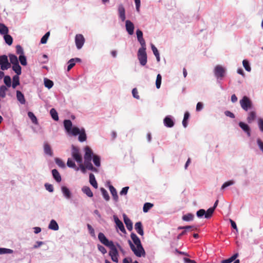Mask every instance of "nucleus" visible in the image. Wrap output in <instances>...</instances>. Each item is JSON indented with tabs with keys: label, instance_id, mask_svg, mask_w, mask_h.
<instances>
[{
	"label": "nucleus",
	"instance_id": "1",
	"mask_svg": "<svg viewBox=\"0 0 263 263\" xmlns=\"http://www.w3.org/2000/svg\"><path fill=\"white\" fill-rule=\"evenodd\" d=\"M85 152L84 160L85 164L87 170L93 171L94 172H98V170L94 167L91 162V160L97 167H100L101 165V158L98 155H95L93 153L92 149L88 146H86L84 148Z\"/></svg>",
	"mask_w": 263,
	"mask_h": 263
},
{
	"label": "nucleus",
	"instance_id": "2",
	"mask_svg": "<svg viewBox=\"0 0 263 263\" xmlns=\"http://www.w3.org/2000/svg\"><path fill=\"white\" fill-rule=\"evenodd\" d=\"M64 126L67 135L70 136L76 137L79 136L78 140L83 142L87 139L85 130L84 128H79L72 125L70 120H65L64 121Z\"/></svg>",
	"mask_w": 263,
	"mask_h": 263
},
{
	"label": "nucleus",
	"instance_id": "3",
	"mask_svg": "<svg viewBox=\"0 0 263 263\" xmlns=\"http://www.w3.org/2000/svg\"><path fill=\"white\" fill-rule=\"evenodd\" d=\"M130 237L134 243L130 240H128V243L134 254L139 257H145V252L139 238L134 233L130 234Z\"/></svg>",
	"mask_w": 263,
	"mask_h": 263
},
{
	"label": "nucleus",
	"instance_id": "4",
	"mask_svg": "<svg viewBox=\"0 0 263 263\" xmlns=\"http://www.w3.org/2000/svg\"><path fill=\"white\" fill-rule=\"evenodd\" d=\"M240 105L241 108L245 111H248L253 107V104L251 100L247 96H243L239 100Z\"/></svg>",
	"mask_w": 263,
	"mask_h": 263
},
{
	"label": "nucleus",
	"instance_id": "5",
	"mask_svg": "<svg viewBox=\"0 0 263 263\" xmlns=\"http://www.w3.org/2000/svg\"><path fill=\"white\" fill-rule=\"evenodd\" d=\"M227 69L221 65H216L213 70L215 77L217 80H222L226 76Z\"/></svg>",
	"mask_w": 263,
	"mask_h": 263
},
{
	"label": "nucleus",
	"instance_id": "6",
	"mask_svg": "<svg viewBox=\"0 0 263 263\" xmlns=\"http://www.w3.org/2000/svg\"><path fill=\"white\" fill-rule=\"evenodd\" d=\"M71 155L73 159L75 160L77 163H81V162H82V156L78 147L74 146V145L72 146Z\"/></svg>",
	"mask_w": 263,
	"mask_h": 263
},
{
	"label": "nucleus",
	"instance_id": "7",
	"mask_svg": "<svg viewBox=\"0 0 263 263\" xmlns=\"http://www.w3.org/2000/svg\"><path fill=\"white\" fill-rule=\"evenodd\" d=\"M137 56L140 64L145 66L147 63L146 49H138Z\"/></svg>",
	"mask_w": 263,
	"mask_h": 263
},
{
	"label": "nucleus",
	"instance_id": "8",
	"mask_svg": "<svg viewBox=\"0 0 263 263\" xmlns=\"http://www.w3.org/2000/svg\"><path fill=\"white\" fill-rule=\"evenodd\" d=\"M109 248L110 250L109 252V255L110 256L111 260L115 262H118L119 253L116 246L113 243Z\"/></svg>",
	"mask_w": 263,
	"mask_h": 263
},
{
	"label": "nucleus",
	"instance_id": "9",
	"mask_svg": "<svg viewBox=\"0 0 263 263\" xmlns=\"http://www.w3.org/2000/svg\"><path fill=\"white\" fill-rule=\"evenodd\" d=\"M1 69L2 70H6L11 67V64L8 61V57L6 55L0 56Z\"/></svg>",
	"mask_w": 263,
	"mask_h": 263
},
{
	"label": "nucleus",
	"instance_id": "10",
	"mask_svg": "<svg viewBox=\"0 0 263 263\" xmlns=\"http://www.w3.org/2000/svg\"><path fill=\"white\" fill-rule=\"evenodd\" d=\"M74 41L77 49H81L85 43V39L84 36L81 34H76Z\"/></svg>",
	"mask_w": 263,
	"mask_h": 263
},
{
	"label": "nucleus",
	"instance_id": "11",
	"mask_svg": "<svg viewBox=\"0 0 263 263\" xmlns=\"http://www.w3.org/2000/svg\"><path fill=\"white\" fill-rule=\"evenodd\" d=\"M98 239L102 243L108 247L114 243L112 241H109L105 235L101 232L98 234Z\"/></svg>",
	"mask_w": 263,
	"mask_h": 263
},
{
	"label": "nucleus",
	"instance_id": "12",
	"mask_svg": "<svg viewBox=\"0 0 263 263\" xmlns=\"http://www.w3.org/2000/svg\"><path fill=\"white\" fill-rule=\"evenodd\" d=\"M113 218L114 222L116 223L117 228H118L124 234H126V232L123 222L118 218L116 215H114Z\"/></svg>",
	"mask_w": 263,
	"mask_h": 263
},
{
	"label": "nucleus",
	"instance_id": "13",
	"mask_svg": "<svg viewBox=\"0 0 263 263\" xmlns=\"http://www.w3.org/2000/svg\"><path fill=\"white\" fill-rule=\"evenodd\" d=\"M118 12L119 18L122 22L125 21V9L123 4H120L118 6Z\"/></svg>",
	"mask_w": 263,
	"mask_h": 263
},
{
	"label": "nucleus",
	"instance_id": "14",
	"mask_svg": "<svg viewBox=\"0 0 263 263\" xmlns=\"http://www.w3.org/2000/svg\"><path fill=\"white\" fill-rule=\"evenodd\" d=\"M163 123L165 126L171 128L174 125V118L172 116L168 115L163 119Z\"/></svg>",
	"mask_w": 263,
	"mask_h": 263
},
{
	"label": "nucleus",
	"instance_id": "15",
	"mask_svg": "<svg viewBox=\"0 0 263 263\" xmlns=\"http://www.w3.org/2000/svg\"><path fill=\"white\" fill-rule=\"evenodd\" d=\"M239 126L247 134L248 137L251 136V128L248 124L240 121L238 123Z\"/></svg>",
	"mask_w": 263,
	"mask_h": 263
},
{
	"label": "nucleus",
	"instance_id": "16",
	"mask_svg": "<svg viewBox=\"0 0 263 263\" xmlns=\"http://www.w3.org/2000/svg\"><path fill=\"white\" fill-rule=\"evenodd\" d=\"M61 192L66 199H69L72 197V193L70 190L66 186H62L61 187Z\"/></svg>",
	"mask_w": 263,
	"mask_h": 263
},
{
	"label": "nucleus",
	"instance_id": "17",
	"mask_svg": "<svg viewBox=\"0 0 263 263\" xmlns=\"http://www.w3.org/2000/svg\"><path fill=\"white\" fill-rule=\"evenodd\" d=\"M125 21V28L126 31L129 35H133L134 32V25L129 20H126Z\"/></svg>",
	"mask_w": 263,
	"mask_h": 263
},
{
	"label": "nucleus",
	"instance_id": "18",
	"mask_svg": "<svg viewBox=\"0 0 263 263\" xmlns=\"http://www.w3.org/2000/svg\"><path fill=\"white\" fill-rule=\"evenodd\" d=\"M257 114L255 110H251L247 114V121L248 123H252L256 118Z\"/></svg>",
	"mask_w": 263,
	"mask_h": 263
},
{
	"label": "nucleus",
	"instance_id": "19",
	"mask_svg": "<svg viewBox=\"0 0 263 263\" xmlns=\"http://www.w3.org/2000/svg\"><path fill=\"white\" fill-rule=\"evenodd\" d=\"M108 188L109 191L112 196V198L115 202H118L119 200V197L117 194V192L116 189L111 184L108 183Z\"/></svg>",
	"mask_w": 263,
	"mask_h": 263
},
{
	"label": "nucleus",
	"instance_id": "20",
	"mask_svg": "<svg viewBox=\"0 0 263 263\" xmlns=\"http://www.w3.org/2000/svg\"><path fill=\"white\" fill-rule=\"evenodd\" d=\"M49 230L57 231L59 229V226L57 222L54 219H51L48 226Z\"/></svg>",
	"mask_w": 263,
	"mask_h": 263
},
{
	"label": "nucleus",
	"instance_id": "21",
	"mask_svg": "<svg viewBox=\"0 0 263 263\" xmlns=\"http://www.w3.org/2000/svg\"><path fill=\"white\" fill-rule=\"evenodd\" d=\"M123 216L124 222L126 225L127 229L129 231H132L133 230V222L130 220V219L129 218H128L125 214H123Z\"/></svg>",
	"mask_w": 263,
	"mask_h": 263
},
{
	"label": "nucleus",
	"instance_id": "22",
	"mask_svg": "<svg viewBox=\"0 0 263 263\" xmlns=\"http://www.w3.org/2000/svg\"><path fill=\"white\" fill-rule=\"evenodd\" d=\"M16 97L17 101L22 105L26 103L24 95L20 90H17L16 92Z\"/></svg>",
	"mask_w": 263,
	"mask_h": 263
},
{
	"label": "nucleus",
	"instance_id": "23",
	"mask_svg": "<svg viewBox=\"0 0 263 263\" xmlns=\"http://www.w3.org/2000/svg\"><path fill=\"white\" fill-rule=\"evenodd\" d=\"M44 153L49 156H53V152L50 145L47 143H44L43 145Z\"/></svg>",
	"mask_w": 263,
	"mask_h": 263
},
{
	"label": "nucleus",
	"instance_id": "24",
	"mask_svg": "<svg viewBox=\"0 0 263 263\" xmlns=\"http://www.w3.org/2000/svg\"><path fill=\"white\" fill-rule=\"evenodd\" d=\"M81 62V59L79 58L71 59L68 62L67 71H69L76 64V62Z\"/></svg>",
	"mask_w": 263,
	"mask_h": 263
},
{
	"label": "nucleus",
	"instance_id": "25",
	"mask_svg": "<svg viewBox=\"0 0 263 263\" xmlns=\"http://www.w3.org/2000/svg\"><path fill=\"white\" fill-rule=\"evenodd\" d=\"M135 229L136 232L140 235L143 236L144 234L143 229L142 223L141 222H137L135 224Z\"/></svg>",
	"mask_w": 263,
	"mask_h": 263
},
{
	"label": "nucleus",
	"instance_id": "26",
	"mask_svg": "<svg viewBox=\"0 0 263 263\" xmlns=\"http://www.w3.org/2000/svg\"><path fill=\"white\" fill-rule=\"evenodd\" d=\"M82 191L89 197H92L93 196V193L91 191L90 187L87 186H84L82 187Z\"/></svg>",
	"mask_w": 263,
	"mask_h": 263
},
{
	"label": "nucleus",
	"instance_id": "27",
	"mask_svg": "<svg viewBox=\"0 0 263 263\" xmlns=\"http://www.w3.org/2000/svg\"><path fill=\"white\" fill-rule=\"evenodd\" d=\"M52 174L53 177L54 178V179L57 182L59 183L61 181V180H62L61 176L60 173H59V172L57 170H55V169L52 170Z\"/></svg>",
	"mask_w": 263,
	"mask_h": 263
},
{
	"label": "nucleus",
	"instance_id": "28",
	"mask_svg": "<svg viewBox=\"0 0 263 263\" xmlns=\"http://www.w3.org/2000/svg\"><path fill=\"white\" fill-rule=\"evenodd\" d=\"M89 182L90 184L95 188H98V183L96 180L95 175L93 174H90L89 175Z\"/></svg>",
	"mask_w": 263,
	"mask_h": 263
},
{
	"label": "nucleus",
	"instance_id": "29",
	"mask_svg": "<svg viewBox=\"0 0 263 263\" xmlns=\"http://www.w3.org/2000/svg\"><path fill=\"white\" fill-rule=\"evenodd\" d=\"M12 70L16 73V76H19L22 73V68L19 63L12 65Z\"/></svg>",
	"mask_w": 263,
	"mask_h": 263
},
{
	"label": "nucleus",
	"instance_id": "30",
	"mask_svg": "<svg viewBox=\"0 0 263 263\" xmlns=\"http://www.w3.org/2000/svg\"><path fill=\"white\" fill-rule=\"evenodd\" d=\"M67 165L69 167L76 168V171H78L79 170V167H76V164L74 163V160L73 158H68L67 162Z\"/></svg>",
	"mask_w": 263,
	"mask_h": 263
},
{
	"label": "nucleus",
	"instance_id": "31",
	"mask_svg": "<svg viewBox=\"0 0 263 263\" xmlns=\"http://www.w3.org/2000/svg\"><path fill=\"white\" fill-rule=\"evenodd\" d=\"M194 215L191 213H187L182 216V220L185 221H192L194 219Z\"/></svg>",
	"mask_w": 263,
	"mask_h": 263
},
{
	"label": "nucleus",
	"instance_id": "32",
	"mask_svg": "<svg viewBox=\"0 0 263 263\" xmlns=\"http://www.w3.org/2000/svg\"><path fill=\"white\" fill-rule=\"evenodd\" d=\"M9 57L10 61V64L11 63L12 65H14L18 63V58L14 54H10L9 55Z\"/></svg>",
	"mask_w": 263,
	"mask_h": 263
},
{
	"label": "nucleus",
	"instance_id": "33",
	"mask_svg": "<svg viewBox=\"0 0 263 263\" xmlns=\"http://www.w3.org/2000/svg\"><path fill=\"white\" fill-rule=\"evenodd\" d=\"M13 250L10 249L5 248H0V255L12 254Z\"/></svg>",
	"mask_w": 263,
	"mask_h": 263
},
{
	"label": "nucleus",
	"instance_id": "34",
	"mask_svg": "<svg viewBox=\"0 0 263 263\" xmlns=\"http://www.w3.org/2000/svg\"><path fill=\"white\" fill-rule=\"evenodd\" d=\"M190 117V114L186 111L184 115V118L182 121V125L184 128H186L187 126V120Z\"/></svg>",
	"mask_w": 263,
	"mask_h": 263
},
{
	"label": "nucleus",
	"instance_id": "35",
	"mask_svg": "<svg viewBox=\"0 0 263 263\" xmlns=\"http://www.w3.org/2000/svg\"><path fill=\"white\" fill-rule=\"evenodd\" d=\"M8 32V28L4 24L0 23V33L4 35L7 34Z\"/></svg>",
	"mask_w": 263,
	"mask_h": 263
},
{
	"label": "nucleus",
	"instance_id": "36",
	"mask_svg": "<svg viewBox=\"0 0 263 263\" xmlns=\"http://www.w3.org/2000/svg\"><path fill=\"white\" fill-rule=\"evenodd\" d=\"M7 88L6 86L2 85L0 86V97L2 98H4L6 96V91Z\"/></svg>",
	"mask_w": 263,
	"mask_h": 263
},
{
	"label": "nucleus",
	"instance_id": "37",
	"mask_svg": "<svg viewBox=\"0 0 263 263\" xmlns=\"http://www.w3.org/2000/svg\"><path fill=\"white\" fill-rule=\"evenodd\" d=\"M100 190L104 199L106 201H109L110 199V197L107 191L103 187L101 188Z\"/></svg>",
	"mask_w": 263,
	"mask_h": 263
},
{
	"label": "nucleus",
	"instance_id": "38",
	"mask_svg": "<svg viewBox=\"0 0 263 263\" xmlns=\"http://www.w3.org/2000/svg\"><path fill=\"white\" fill-rule=\"evenodd\" d=\"M242 65L246 71L248 72H250L251 71V68L248 60H243L242 61Z\"/></svg>",
	"mask_w": 263,
	"mask_h": 263
},
{
	"label": "nucleus",
	"instance_id": "39",
	"mask_svg": "<svg viewBox=\"0 0 263 263\" xmlns=\"http://www.w3.org/2000/svg\"><path fill=\"white\" fill-rule=\"evenodd\" d=\"M4 38L5 42L8 45H11L12 44L13 39L10 35L8 34V33L4 35Z\"/></svg>",
	"mask_w": 263,
	"mask_h": 263
},
{
	"label": "nucleus",
	"instance_id": "40",
	"mask_svg": "<svg viewBox=\"0 0 263 263\" xmlns=\"http://www.w3.org/2000/svg\"><path fill=\"white\" fill-rule=\"evenodd\" d=\"M50 114L54 120L58 121L59 120L58 115L55 109H51L50 111Z\"/></svg>",
	"mask_w": 263,
	"mask_h": 263
},
{
	"label": "nucleus",
	"instance_id": "41",
	"mask_svg": "<svg viewBox=\"0 0 263 263\" xmlns=\"http://www.w3.org/2000/svg\"><path fill=\"white\" fill-rule=\"evenodd\" d=\"M20 84L19 77L18 76H14L13 78V83L12 87L15 88L17 85Z\"/></svg>",
	"mask_w": 263,
	"mask_h": 263
},
{
	"label": "nucleus",
	"instance_id": "42",
	"mask_svg": "<svg viewBox=\"0 0 263 263\" xmlns=\"http://www.w3.org/2000/svg\"><path fill=\"white\" fill-rule=\"evenodd\" d=\"M162 77L160 74H158L157 76L156 80V86L157 89L160 88L161 84Z\"/></svg>",
	"mask_w": 263,
	"mask_h": 263
},
{
	"label": "nucleus",
	"instance_id": "43",
	"mask_svg": "<svg viewBox=\"0 0 263 263\" xmlns=\"http://www.w3.org/2000/svg\"><path fill=\"white\" fill-rule=\"evenodd\" d=\"M44 85L46 87L50 89L53 86V83L52 81L46 78L44 79Z\"/></svg>",
	"mask_w": 263,
	"mask_h": 263
},
{
	"label": "nucleus",
	"instance_id": "44",
	"mask_svg": "<svg viewBox=\"0 0 263 263\" xmlns=\"http://www.w3.org/2000/svg\"><path fill=\"white\" fill-rule=\"evenodd\" d=\"M19 61L23 66H26L27 64V59L25 55H19Z\"/></svg>",
	"mask_w": 263,
	"mask_h": 263
},
{
	"label": "nucleus",
	"instance_id": "45",
	"mask_svg": "<svg viewBox=\"0 0 263 263\" xmlns=\"http://www.w3.org/2000/svg\"><path fill=\"white\" fill-rule=\"evenodd\" d=\"M153 206V204L152 203L146 202L144 203L143 207V211L144 213H146L148 211V210L151 209Z\"/></svg>",
	"mask_w": 263,
	"mask_h": 263
},
{
	"label": "nucleus",
	"instance_id": "46",
	"mask_svg": "<svg viewBox=\"0 0 263 263\" xmlns=\"http://www.w3.org/2000/svg\"><path fill=\"white\" fill-rule=\"evenodd\" d=\"M234 183H235V181L233 180H230V181H227L222 184V185L221 187V190H223L225 188H226L229 186L233 185Z\"/></svg>",
	"mask_w": 263,
	"mask_h": 263
},
{
	"label": "nucleus",
	"instance_id": "47",
	"mask_svg": "<svg viewBox=\"0 0 263 263\" xmlns=\"http://www.w3.org/2000/svg\"><path fill=\"white\" fill-rule=\"evenodd\" d=\"M4 83L6 84V85L7 87H10L11 86V78L9 76H5L4 78Z\"/></svg>",
	"mask_w": 263,
	"mask_h": 263
},
{
	"label": "nucleus",
	"instance_id": "48",
	"mask_svg": "<svg viewBox=\"0 0 263 263\" xmlns=\"http://www.w3.org/2000/svg\"><path fill=\"white\" fill-rule=\"evenodd\" d=\"M214 210L213 208H209L206 211V212L205 211L206 215H205V218L209 219V218H211L214 213Z\"/></svg>",
	"mask_w": 263,
	"mask_h": 263
},
{
	"label": "nucleus",
	"instance_id": "49",
	"mask_svg": "<svg viewBox=\"0 0 263 263\" xmlns=\"http://www.w3.org/2000/svg\"><path fill=\"white\" fill-rule=\"evenodd\" d=\"M256 143L260 151L263 153V141L259 138H257Z\"/></svg>",
	"mask_w": 263,
	"mask_h": 263
},
{
	"label": "nucleus",
	"instance_id": "50",
	"mask_svg": "<svg viewBox=\"0 0 263 263\" xmlns=\"http://www.w3.org/2000/svg\"><path fill=\"white\" fill-rule=\"evenodd\" d=\"M137 40L141 46L139 49H146V44L143 37Z\"/></svg>",
	"mask_w": 263,
	"mask_h": 263
},
{
	"label": "nucleus",
	"instance_id": "51",
	"mask_svg": "<svg viewBox=\"0 0 263 263\" xmlns=\"http://www.w3.org/2000/svg\"><path fill=\"white\" fill-rule=\"evenodd\" d=\"M197 216L199 218H202L203 216L205 217V211L204 209H200L196 213Z\"/></svg>",
	"mask_w": 263,
	"mask_h": 263
},
{
	"label": "nucleus",
	"instance_id": "52",
	"mask_svg": "<svg viewBox=\"0 0 263 263\" xmlns=\"http://www.w3.org/2000/svg\"><path fill=\"white\" fill-rule=\"evenodd\" d=\"M56 164L60 167L64 168L65 166V163L60 159L56 158L55 160Z\"/></svg>",
	"mask_w": 263,
	"mask_h": 263
},
{
	"label": "nucleus",
	"instance_id": "53",
	"mask_svg": "<svg viewBox=\"0 0 263 263\" xmlns=\"http://www.w3.org/2000/svg\"><path fill=\"white\" fill-rule=\"evenodd\" d=\"M44 186L46 190L50 193H52L53 192L54 187L52 184L46 183L45 184Z\"/></svg>",
	"mask_w": 263,
	"mask_h": 263
},
{
	"label": "nucleus",
	"instance_id": "54",
	"mask_svg": "<svg viewBox=\"0 0 263 263\" xmlns=\"http://www.w3.org/2000/svg\"><path fill=\"white\" fill-rule=\"evenodd\" d=\"M50 33L48 32L45 33V34L41 38V43L42 44H46L47 43V40L49 36Z\"/></svg>",
	"mask_w": 263,
	"mask_h": 263
},
{
	"label": "nucleus",
	"instance_id": "55",
	"mask_svg": "<svg viewBox=\"0 0 263 263\" xmlns=\"http://www.w3.org/2000/svg\"><path fill=\"white\" fill-rule=\"evenodd\" d=\"M28 116L29 117V118L31 120L33 123L35 124L37 123V119L33 114V113H32V112H28Z\"/></svg>",
	"mask_w": 263,
	"mask_h": 263
},
{
	"label": "nucleus",
	"instance_id": "56",
	"mask_svg": "<svg viewBox=\"0 0 263 263\" xmlns=\"http://www.w3.org/2000/svg\"><path fill=\"white\" fill-rule=\"evenodd\" d=\"M16 53L20 55H24V50L20 45L16 46Z\"/></svg>",
	"mask_w": 263,
	"mask_h": 263
},
{
	"label": "nucleus",
	"instance_id": "57",
	"mask_svg": "<svg viewBox=\"0 0 263 263\" xmlns=\"http://www.w3.org/2000/svg\"><path fill=\"white\" fill-rule=\"evenodd\" d=\"M257 123L259 130L263 133V119L261 118H258Z\"/></svg>",
	"mask_w": 263,
	"mask_h": 263
},
{
	"label": "nucleus",
	"instance_id": "58",
	"mask_svg": "<svg viewBox=\"0 0 263 263\" xmlns=\"http://www.w3.org/2000/svg\"><path fill=\"white\" fill-rule=\"evenodd\" d=\"M87 228H88V230L89 231L90 234L92 237H95V230H94L93 228L89 224H87Z\"/></svg>",
	"mask_w": 263,
	"mask_h": 263
},
{
	"label": "nucleus",
	"instance_id": "59",
	"mask_svg": "<svg viewBox=\"0 0 263 263\" xmlns=\"http://www.w3.org/2000/svg\"><path fill=\"white\" fill-rule=\"evenodd\" d=\"M238 256V253H236L233 255L230 258L234 261L233 263H239L240 261L239 259H236V258Z\"/></svg>",
	"mask_w": 263,
	"mask_h": 263
},
{
	"label": "nucleus",
	"instance_id": "60",
	"mask_svg": "<svg viewBox=\"0 0 263 263\" xmlns=\"http://www.w3.org/2000/svg\"><path fill=\"white\" fill-rule=\"evenodd\" d=\"M132 95L133 97L137 99H139L140 98V97L138 95V91L136 88L132 90Z\"/></svg>",
	"mask_w": 263,
	"mask_h": 263
},
{
	"label": "nucleus",
	"instance_id": "61",
	"mask_svg": "<svg viewBox=\"0 0 263 263\" xmlns=\"http://www.w3.org/2000/svg\"><path fill=\"white\" fill-rule=\"evenodd\" d=\"M98 250L103 254H105L107 253L106 249L102 246L98 245L97 246Z\"/></svg>",
	"mask_w": 263,
	"mask_h": 263
},
{
	"label": "nucleus",
	"instance_id": "62",
	"mask_svg": "<svg viewBox=\"0 0 263 263\" xmlns=\"http://www.w3.org/2000/svg\"><path fill=\"white\" fill-rule=\"evenodd\" d=\"M129 189L128 186H126L122 188V190L120 192V194L121 195H126L127 194L128 191Z\"/></svg>",
	"mask_w": 263,
	"mask_h": 263
},
{
	"label": "nucleus",
	"instance_id": "63",
	"mask_svg": "<svg viewBox=\"0 0 263 263\" xmlns=\"http://www.w3.org/2000/svg\"><path fill=\"white\" fill-rule=\"evenodd\" d=\"M203 108V104L201 102H198L196 105V110L197 111H201Z\"/></svg>",
	"mask_w": 263,
	"mask_h": 263
},
{
	"label": "nucleus",
	"instance_id": "64",
	"mask_svg": "<svg viewBox=\"0 0 263 263\" xmlns=\"http://www.w3.org/2000/svg\"><path fill=\"white\" fill-rule=\"evenodd\" d=\"M79 165V168L81 170V171L83 172V173H85V170L86 169H87V168L86 167V166H85V163L83 164V162H81V163H78Z\"/></svg>",
	"mask_w": 263,
	"mask_h": 263
}]
</instances>
